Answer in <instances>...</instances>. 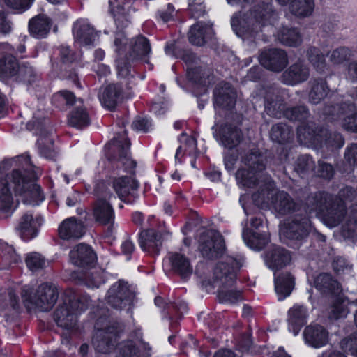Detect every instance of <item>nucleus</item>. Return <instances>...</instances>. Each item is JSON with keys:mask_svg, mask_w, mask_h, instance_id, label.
Segmentation results:
<instances>
[{"mask_svg": "<svg viewBox=\"0 0 357 357\" xmlns=\"http://www.w3.org/2000/svg\"><path fill=\"white\" fill-rule=\"evenodd\" d=\"M21 296L28 310L38 309L42 312L50 311L58 300L59 291L53 284L43 283L38 286L34 293L28 287H24Z\"/></svg>", "mask_w": 357, "mask_h": 357, "instance_id": "obj_8", "label": "nucleus"}, {"mask_svg": "<svg viewBox=\"0 0 357 357\" xmlns=\"http://www.w3.org/2000/svg\"><path fill=\"white\" fill-rule=\"evenodd\" d=\"M118 349L119 357H139V350L132 341L121 343Z\"/></svg>", "mask_w": 357, "mask_h": 357, "instance_id": "obj_55", "label": "nucleus"}, {"mask_svg": "<svg viewBox=\"0 0 357 357\" xmlns=\"http://www.w3.org/2000/svg\"><path fill=\"white\" fill-rule=\"evenodd\" d=\"M26 264L31 271H36L45 267L46 261L40 253L31 252L27 255Z\"/></svg>", "mask_w": 357, "mask_h": 357, "instance_id": "obj_54", "label": "nucleus"}, {"mask_svg": "<svg viewBox=\"0 0 357 357\" xmlns=\"http://www.w3.org/2000/svg\"><path fill=\"white\" fill-rule=\"evenodd\" d=\"M344 159L350 166L357 167V143H353L347 146Z\"/></svg>", "mask_w": 357, "mask_h": 357, "instance_id": "obj_62", "label": "nucleus"}, {"mask_svg": "<svg viewBox=\"0 0 357 357\" xmlns=\"http://www.w3.org/2000/svg\"><path fill=\"white\" fill-rule=\"evenodd\" d=\"M52 20L44 14H39L29 20V31L30 34L36 38H45L52 27Z\"/></svg>", "mask_w": 357, "mask_h": 357, "instance_id": "obj_37", "label": "nucleus"}, {"mask_svg": "<svg viewBox=\"0 0 357 357\" xmlns=\"http://www.w3.org/2000/svg\"><path fill=\"white\" fill-rule=\"evenodd\" d=\"M240 267L241 264L237 260L227 257L219 261L213 270V284H217L219 287L233 286Z\"/></svg>", "mask_w": 357, "mask_h": 357, "instance_id": "obj_14", "label": "nucleus"}, {"mask_svg": "<svg viewBox=\"0 0 357 357\" xmlns=\"http://www.w3.org/2000/svg\"><path fill=\"white\" fill-rule=\"evenodd\" d=\"M24 162L26 169L15 168L10 172L0 174V218H6L14 211L13 193L23 195L29 193L31 196L40 195V188L31 178L27 172L29 167H31L30 158L28 156H20L17 158L5 160L1 168L6 169L8 166L20 165Z\"/></svg>", "mask_w": 357, "mask_h": 357, "instance_id": "obj_1", "label": "nucleus"}, {"mask_svg": "<svg viewBox=\"0 0 357 357\" xmlns=\"http://www.w3.org/2000/svg\"><path fill=\"white\" fill-rule=\"evenodd\" d=\"M328 56L331 63L341 65L354 56V52L349 47L339 46L330 51Z\"/></svg>", "mask_w": 357, "mask_h": 357, "instance_id": "obj_48", "label": "nucleus"}, {"mask_svg": "<svg viewBox=\"0 0 357 357\" xmlns=\"http://www.w3.org/2000/svg\"><path fill=\"white\" fill-rule=\"evenodd\" d=\"M303 337L307 344L314 348H319L327 344L328 332L321 325H309L303 331Z\"/></svg>", "mask_w": 357, "mask_h": 357, "instance_id": "obj_31", "label": "nucleus"}, {"mask_svg": "<svg viewBox=\"0 0 357 357\" xmlns=\"http://www.w3.org/2000/svg\"><path fill=\"white\" fill-rule=\"evenodd\" d=\"M307 56L310 63L319 72H324L327 64L324 54L320 49L315 47H310L307 50Z\"/></svg>", "mask_w": 357, "mask_h": 357, "instance_id": "obj_51", "label": "nucleus"}, {"mask_svg": "<svg viewBox=\"0 0 357 357\" xmlns=\"http://www.w3.org/2000/svg\"><path fill=\"white\" fill-rule=\"evenodd\" d=\"M26 128L29 130H36V135H40V137L38 140L39 152L41 155L48 159H54L56 153L53 149V140L45 136H43L45 131V123L39 116H33V120L28 121Z\"/></svg>", "mask_w": 357, "mask_h": 357, "instance_id": "obj_22", "label": "nucleus"}, {"mask_svg": "<svg viewBox=\"0 0 357 357\" xmlns=\"http://www.w3.org/2000/svg\"><path fill=\"white\" fill-rule=\"evenodd\" d=\"M122 93L120 85L111 84L102 88L99 93V99L103 107L113 109L117 105Z\"/></svg>", "mask_w": 357, "mask_h": 357, "instance_id": "obj_38", "label": "nucleus"}, {"mask_svg": "<svg viewBox=\"0 0 357 357\" xmlns=\"http://www.w3.org/2000/svg\"><path fill=\"white\" fill-rule=\"evenodd\" d=\"M118 337L119 330L114 326L100 329L97 328L93 337L92 344L97 351L107 354L114 349Z\"/></svg>", "mask_w": 357, "mask_h": 357, "instance_id": "obj_18", "label": "nucleus"}, {"mask_svg": "<svg viewBox=\"0 0 357 357\" xmlns=\"http://www.w3.org/2000/svg\"><path fill=\"white\" fill-rule=\"evenodd\" d=\"M112 188L121 201L132 203L136 197L138 183L132 176H121L113 179Z\"/></svg>", "mask_w": 357, "mask_h": 357, "instance_id": "obj_23", "label": "nucleus"}, {"mask_svg": "<svg viewBox=\"0 0 357 357\" xmlns=\"http://www.w3.org/2000/svg\"><path fill=\"white\" fill-rule=\"evenodd\" d=\"M59 236L63 240H77L86 233L84 222L75 217H70L61 222L58 228Z\"/></svg>", "mask_w": 357, "mask_h": 357, "instance_id": "obj_27", "label": "nucleus"}, {"mask_svg": "<svg viewBox=\"0 0 357 357\" xmlns=\"http://www.w3.org/2000/svg\"><path fill=\"white\" fill-rule=\"evenodd\" d=\"M139 244L144 251L152 255H158L162 245L161 236L152 229L142 231L139 236Z\"/></svg>", "mask_w": 357, "mask_h": 357, "instance_id": "obj_36", "label": "nucleus"}, {"mask_svg": "<svg viewBox=\"0 0 357 357\" xmlns=\"http://www.w3.org/2000/svg\"><path fill=\"white\" fill-rule=\"evenodd\" d=\"M259 61L268 70L273 72H281L289 63L287 52L278 48L265 50L259 56Z\"/></svg>", "mask_w": 357, "mask_h": 357, "instance_id": "obj_21", "label": "nucleus"}, {"mask_svg": "<svg viewBox=\"0 0 357 357\" xmlns=\"http://www.w3.org/2000/svg\"><path fill=\"white\" fill-rule=\"evenodd\" d=\"M274 282L279 299H283L291 293L295 284V278L291 273L285 271L275 274Z\"/></svg>", "mask_w": 357, "mask_h": 357, "instance_id": "obj_41", "label": "nucleus"}, {"mask_svg": "<svg viewBox=\"0 0 357 357\" xmlns=\"http://www.w3.org/2000/svg\"><path fill=\"white\" fill-rule=\"evenodd\" d=\"M286 119L292 121H298L301 124L298 127L297 130L301 126L305 127L307 129H314L313 123L309 121L311 114L305 105H298L292 107L287 108L284 111V116Z\"/></svg>", "mask_w": 357, "mask_h": 357, "instance_id": "obj_39", "label": "nucleus"}, {"mask_svg": "<svg viewBox=\"0 0 357 357\" xmlns=\"http://www.w3.org/2000/svg\"><path fill=\"white\" fill-rule=\"evenodd\" d=\"M199 249L204 257L213 259L221 256L225 250L222 236L215 231L203 233L199 240Z\"/></svg>", "mask_w": 357, "mask_h": 357, "instance_id": "obj_15", "label": "nucleus"}, {"mask_svg": "<svg viewBox=\"0 0 357 357\" xmlns=\"http://www.w3.org/2000/svg\"><path fill=\"white\" fill-rule=\"evenodd\" d=\"M264 107L266 113L273 117L280 118L284 116L286 110L284 91L276 87H269L264 96Z\"/></svg>", "mask_w": 357, "mask_h": 357, "instance_id": "obj_20", "label": "nucleus"}, {"mask_svg": "<svg viewBox=\"0 0 357 357\" xmlns=\"http://www.w3.org/2000/svg\"><path fill=\"white\" fill-rule=\"evenodd\" d=\"M91 120L86 110L83 107H77L69 115L68 123L73 127L82 128L90 124Z\"/></svg>", "mask_w": 357, "mask_h": 357, "instance_id": "obj_49", "label": "nucleus"}, {"mask_svg": "<svg viewBox=\"0 0 357 357\" xmlns=\"http://www.w3.org/2000/svg\"><path fill=\"white\" fill-rule=\"evenodd\" d=\"M242 236L246 245L253 250H261L269 241L267 234H259L248 228L243 229Z\"/></svg>", "mask_w": 357, "mask_h": 357, "instance_id": "obj_44", "label": "nucleus"}, {"mask_svg": "<svg viewBox=\"0 0 357 357\" xmlns=\"http://www.w3.org/2000/svg\"><path fill=\"white\" fill-rule=\"evenodd\" d=\"M278 20V13L269 0L257 3L247 13L235 14L231 19V26L237 36L255 38L265 29L274 25Z\"/></svg>", "mask_w": 357, "mask_h": 357, "instance_id": "obj_2", "label": "nucleus"}, {"mask_svg": "<svg viewBox=\"0 0 357 357\" xmlns=\"http://www.w3.org/2000/svg\"><path fill=\"white\" fill-rule=\"evenodd\" d=\"M345 77L352 83H357V59L350 61L345 68Z\"/></svg>", "mask_w": 357, "mask_h": 357, "instance_id": "obj_64", "label": "nucleus"}, {"mask_svg": "<svg viewBox=\"0 0 357 357\" xmlns=\"http://www.w3.org/2000/svg\"><path fill=\"white\" fill-rule=\"evenodd\" d=\"M212 129L215 130L214 137L228 149L236 147L243 139L241 129L231 123H225L220 126L215 124Z\"/></svg>", "mask_w": 357, "mask_h": 357, "instance_id": "obj_17", "label": "nucleus"}, {"mask_svg": "<svg viewBox=\"0 0 357 357\" xmlns=\"http://www.w3.org/2000/svg\"><path fill=\"white\" fill-rule=\"evenodd\" d=\"M70 258L71 262L77 266L90 267L94 264L96 257L90 246L79 243L70 251Z\"/></svg>", "mask_w": 357, "mask_h": 357, "instance_id": "obj_30", "label": "nucleus"}, {"mask_svg": "<svg viewBox=\"0 0 357 357\" xmlns=\"http://www.w3.org/2000/svg\"><path fill=\"white\" fill-rule=\"evenodd\" d=\"M314 163L312 158L307 155H301L298 158L296 165V169L298 172L303 173L313 169Z\"/></svg>", "mask_w": 357, "mask_h": 357, "instance_id": "obj_60", "label": "nucleus"}, {"mask_svg": "<svg viewBox=\"0 0 357 357\" xmlns=\"http://www.w3.org/2000/svg\"><path fill=\"white\" fill-rule=\"evenodd\" d=\"M168 260L172 270L179 274L181 278H187L192 275L193 272L192 266L189 259L184 255L178 252H171L169 254Z\"/></svg>", "mask_w": 357, "mask_h": 357, "instance_id": "obj_40", "label": "nucleus"}, {"mask_svg": "<svg viewBox=\"0 0 357 357\" xmlns=\"http://www.w3.org/2000/svg\"><path fill=\"white\" fill-rule=\"evenodd\" d=\"M333 94L337 93L330 90L326 80L317 79L310 82V90L309 92V101L310 103L317 105L320 103L326 98H329L322 109L323 115L324 109L327 105H333L337 107V103L333 101L331 97Z\"/></svg>", "mask_w": 357, "mask_h": 357, "instance_id": "obj_25", "label": "nucleus"}, {"mask_svg": "<svg viewBox=\"0 0 357 357\" xmlns=\"http://www.w3.org/2000/svg\"><path fill=\"white\" fill-rule=\"evenodd\" d=\"M275 183L271 177H266L261 188L253 193L252 198L261 208L268 206L278 217H283L299 211V206L292 197L285 191L273 192Z\"/></svg>", "mask_w": 357, "mask_h": 357, "instance_id": "obj_4", "label": "nucleus"}, {"mask_svg": "<svg viewBox=\"0 0 357 357\" xmlns=\"http://www.w3.org/2000/svg\"><path fill=\"white\" fill-rule=\"evenodd\" d=\"M41 225L42 219L40 217L26 212L20 218L16 229L22 239L31 240L38 235Z\"/></svg>", "mask_w": 357, "mask_h": 357, "instance_id": "obj_24", "label": "nucleus"}, {"mask_svg": "<svg viewBox=\"0 0 357 357\" xmlns=\"http://www.w3.org/2000/svg\"><path fill=\"white\" fill-rule=\"evenodd\" d=\"M332 98L337 103V107L327 105L324 109V116L330 121H338L345 130L357 133V111L356 105L344 100L339 94H333Z\"/></svg>", "mask_w": 357, "mask_h": 357, "instance_id": "obj_7", "label": "nucleus"}, {"mask_svg": "<svg viewBox=\"0 0 357 357\" xmlns=\"http://www.w3.org/2000/svg\"><path fill=\"white\" fill-rule=\"evenodd\" d=\"M215 106L230 109L233 108L236 101V91L229 83H219L214 91Z\"/></svg>", "mask_w": 357, "mask_h": 357, "instance_id": "obj_28", "label": "nucleus"}, {"mask_svg": "<svg viewBox=\"0 0 357 357\" xmlns=\"http://www.w3.org/2000/svg\"><path fill=\"white\" fill-rule=\"evenodd\" d=\"M291 260L290 252L280 246H272L264 254L266 266L273 270L282 268L289 264Z\"/></svg>", "mask_w": 357, "mask_h": 357, "instance_id": "obj_29", "label": "nucleus"}, {"mask_svg": "<svg viewBox=\"0 0 357 357\" xmlns=\"http://www.w3.org/2000/svg\"><path fill=\"white\" fill-rule=\"evenodd\" d=\"M91 301L88 296H78L73 293H66L53 314L57 326L67 333L75 332L77 330V316L87 309Z\"/></svg>", "mask_w": 357, "mask_h": 357, "instance_id": "obj_5", "label": "nucleus"}, {"mask_svg": "<svg viewBox=\"0 0 357 357\" xmlns=\"http://www.w3.org/2000/svg\"><path fill=\"white\" fill-rule=\"evenodd\" d=\"M189 10L193 17L198 18L205 13L202 0H189Z\"/></svg>", "mask_w": 357, "mask_h": 357, "instance_id": "obj_63", "label": "nucleus"}, {"mask_svg": "<svg viewBox=\"0 0 357 357\" xmlns=\"http://www.w3.org/2000/svg\"><path fill=\"white\" fill-rule=\"evenodd\" d=\"M271 138L279 144L287 142L293 136L291 128L284 123L273 125L271 130Z\"/></svg>", "mask_w": 357, "mask_h": 357, "instance_id": "obj_47", "label": "nucleus"}, {"mask_svg": "<svg viewBox=\"0 0 357 357\" xmlns=\"http://www.w3.org/2000/svg\"><path fill=\"white\" fill-rule=\"evenodd\" d=\"M20 301L15 291L12 288L0 293V312L7 315L12 312H18Z\"/></svg>", "mask_w": 357, "mask_h": 357, "instance_id": "obj_43", "label": "nucleus"}, {"mask_svg": "<svg viewBox=\"0 0 357 357\" xmlns=\"http://www.w3.org/2000/svg\"><path fill=\"white\" fill-rule=\"evenodd\" d=\"M232 286L219 287L218 298L220 302L235 303L241 299V292L234 289H229Z\"/></svg>", "mask_w": 357, "mask_h": 357, "instance_id": "obj_53", "label": "nucleus"}, {"mask_svg": "<svg viewBox=\"0 0 357 357\" xmlns=\"http://www.w3.org/2000/svg\"><path fill=\"white\" fill-rule=\"evenodd\" d=\"M312 229L311 222L307 212L296 213L283 229V234L291 240H303Z\"/></svg>", "mask_w": 357, "mask_h": 357, "instance_id": "obj_16", "label": "nucleus"}, {"mask_svg": "<svg viewBox=\"0 0 357 357\" xmlns=\"http://www.w3.org/2000/svg\"><path fill=\"white\" fill-rule=\"evenodd\" d=\"M130 146V140L127 138L126 132L115 137L110 144V149L112 151L118 152V154L113 155L111 160L117 162V166L121 165L124 171L130 174H135L136 162H135L129 155V149Z\"/></svg>", "mask_w": 357, "mask_h": 357, "instance_id": "obj_13", "label": "nucleus"}, {"mask_svg": "<svg viewBox=\"0 0 357 357\" xmlns=\"http://www.w3.org/2000/svg\"><path fill=\"white\" fill-rule=\"evenodd\" d=\"M298 137L300 140H305L315 144L331 148V149H340L344 144L342 135L339 132H329L326 128L314 127L310 129L301 126L298 130Z\"/></svg>", "mask_w": 357, "mask_h": 357, "instance_id": "obj_10", "label": "nucleus"}, {"mask_svg": "<svg viewBox=\"0 0 357 357\" xmlns=\"http://www.w3.org/2000/svg\"><path fill=\"white\" fill-rule=\"evenodd\" d=\"M155 303L157 306L160 307H164L167 310V312L166 317L169 319H172V315L171 313L173 311L176 310H186L187 306L185 303H180L179 306L174 303H165L164 300L161 297H156L155 298Z\"/></svg>", "mask_w": 357, "mask_h": 357, "instance_id": "obj_58", "label": "nucleus"}, {"mask_svg": "<svg viewBox=\"0 0 357 357\" xmlns=\"http://www.w3.org/2000/svg\"><path fill=\"white\" fill-rule=\"evenodd\" d=\"M98 199L94 204L93 215L95 220L100 225H109V229L114 225V211L110 204L112 199H116L110 191L105 188L104 183L98 184L96 188Z\"/></svg>", "mask_w": 357, "mask_h": 357, "instance_id": "obj_11", "label": "nucleus"}, {"mask_svg": "<svg viewBox=\"0 0 357 357\" xmlns=\"http://www.w3.org/2000/svg\"><path fill=\"white\" fill-rule=\"evenodd\" d=\"M114 44L116 47L115 52L119 54V57H121V54L126 50L128 44V39L123 31L116 33Z\"/></svg>", "mask_w": 357, "mask_h": 357, "instance_id": "obj_61", "label": "nucleus"}, {"mask_svg": "<svg viewBox=\"0 0 357 357\" xmlns=\"http://www.w3.org/2000/svg\"><path fill=\"white\" fill-rule=\"evenodd\" d=\"M188 77L195 83L203 86H207L211 84L213 77L209 70H204L201 68H188Z\"/></svg>", "mask_w": 357, "mask_h": 357, "instance_id": "obj_50", "label": "nucleus"}, {"mask_svg": "<svg viewBox=\"0 0 357 357\" xmlns=\"http://www.w3.org/2000/svg\"><path fill=\"white\" fill-rule=\"evenodd\" d=\"M315 287L323 294L335 295L340 292L338 282L331 274L322 273L318 275L314 281Z\"/></svg>", "mask_w": 357, "mask_h": 357, "instance_id": "obj_42", "label": "nucleus"}, {"mask_svg": "<svg viewBox=\"0 0 357 357\" xmlns=\"http://www.w3.org/2000/svg\"><path fill=\"white\" fill-rule=\"evenodd\" d=\"M339 197H333L325 192H317L309 195L306 206L309 211L322 213L331 227L339 225L346 214V202L353 201L357 195L351 187H345L339 191Z\"/></svg>", "mask_w": 357, "mask_h": 357, "instance_id": "obj_3", "label": "nucleus"}, {"mask_svg": "<svg viewBox=\"0 0 357 357\" xmlns=\"http://www.w3.org/2000/svg\"><path fill=\"white\" fill-rule=\"evenodd\" d=\"M349 301L342 296L334 299L328 310V317L331 320H337L344 318L349 313Z\"/></svg>", "mask_w": 357, "mask_h": 357, "instance_id": "obj_46", "label": "nucleus"}, {"mask_svg": "<svg viewBox=\"0 0 357 357\" xmlns=\"http://www.w3.org/2000/svg\"><path fill=\"white\" fill-rule=\"evenodd\" d=\"M134 297V293L130 289L128 283L119 280L113 284L107 291L106 301L113 309L129 310Z\"/></svg>", "mask_w": 357, "mask_h": 357, "instance_id": "obj_12", "label": "nucleus"}, {"mask_svg": "<svg viewBox=\"0 0 357 357\" xmlns=\"http://www.w3.org/2000/svg\"><path fill=\"white\" fill-rule=\"evenodd\" d=\"M308 317L307 307L296 304L288 311V327L290 331L296 335L301 328L306 324Z\"/></svg>", "mask_w": 357, "mask_h": 357, "instance_id": "obj_34", "label": "nucleus"}, {"mask_svg": "<svg viewBox=\"0 0 357 357\" xmlns=\"http://www.w3.org/2000/svg\"><path fill=\"white\" fill-rule=\"evenodd\" d=\"M151 52L149 40L143 36L132 39L129 44V50L123 57L116 59V67L120 76L126 77L130 74L132 63L136 61H148Z\"/></svg>", "mask_w": 357, "mask_h": 357, "instance_id": "obj_9", "label": "nucleus"}, {"mask_svg": "<svg viewBox=\"0 0 357 357\" xmlns=\"http://www.w3.org/2000/svg\"><path fill=\"white\" fill-rule=\"evenodd\" d=\"M212 25L199 22L192 25L188 31V40L194 45L202 46L213 36Z\"/></svg>", "mask_w": 357, "mask_h": 357, "instance_id": "obj_33", "label": "nucleus"}, {"mask_svg": "<svg viewBox=\"0 0 357 357\" xmlns=\"http://www.w3.org/2000/svg\"><path fill=\"white\" fill-rule=\"evenodd\" d=\"M281 6H289L290 13L300 18L307 17L314 12V0H275Z\"/></svg>", "mask_w": 357, "mask_h": 357, "instance_id": "obj_32", "label": "nucleus"}, {"mask_svg": "<svg viewBox=\"0 0 357 357\" xmlns=\"http://www.w3.org/2000/svg\"><path fill=\"white\" fill-rule=\"evenodd\" d=\"M35 0H4L5 4L10 8L22 13L28 10Z\"/></svg>", "mask_w": 357, "mask_h": 357, "instance_id": "obj_59", "label": "nucleus"}, {"mask_svg": "<svg viewBox=\"0 0 357 357\" xmlns=\"http://www.w3.org/2000/svg\"><path fill=\"white\" fill-rule=\"evenodd\" d=\"M84 280L89 287H98L104 282L103 277L100 271L93 270L87 272L84 275Z\"/></svg>", "mask_w": 357, "mask_h": 357, "instance_id": "obj_56", "label": "nucleus"}, {"mask_svg": "<svg viewBox=\"0 0 357 357\" xmlns=\"http://www.w3.org/2000/svg\"><path fill=\"white\" fill-rule=\"evenodd\" d=\"M242 162L248 168L239 169L236 173L237 181L244 187L253 188L259 186L260 189L264 179L259 180V173L265 170L267 165V158L259 149L250 150L242 157Z\"/></svg>", "mask_w": 357, "mask_h": 357, "instance_id": "obj_6", "label": "nucleus"}, {"mask_svg": "<svg viewBox=\"0 0 357 357\" xmlns=\"http://www.w3.org/2000/svg\"><path fill=\"white\" fill-rule=\"evenodd\" d=\"M277 38L282 44L290 47H297L302 43L301 35L296 28L282 27L277 33Z\"/></svg>", "mask_w": 357, "mask_h": 357, "instance_id": "obj_45", "label": "nucleus"}, {"mask_svg": "<svg viewBox=\"0 0 357 357\" xmlns=\"http://www.w3.org/2000/svg\"><path fill=\"white\" fill-rule=\"evenodd\" d=\"M13 53L14 49L10 44L0 43V77L2 79L14 78L21 65Z\"/></svg>", "mask_w": 357, "mask_h": 357, "instance_id": "obj_19", "label": "nucleus"}, {"mask_svg": "<svg viewBox=\"0 0 357 357\" xmlns=\"http://www.w3.org/2000/svg\"><path fill=\"white\" fill-rule=\"evenodd\" d=\"M73 34L76 42L84 45H93L98 33L88 22L78 20L73 26Z\"/></svg>", "mask_w": 357, "mask_h": 357, "instance_id": "obj_35", "label": "nucleus"}, {"mask_svg": "<svg viewBox=\"0 0 357 357\" xmlns=\"http://www.w3.org/2000/svg\"><path fill=\"white\" fill-rule=\"evenodd\" d=\"M309 77V68L303 61L298 60L282 73L280 79L282 83L294 86L305 82Z\"/></svg>", "mask_w": 357, "mask_h": 357, "instance_id": "obj_26", "label": "nucleus"}, {"mask_svg": "<svg viewBox=\"0 0 357 357\" xmlns=\"http://www.w3.org/2000/svg\"><path fill=\"white\" fill-rule=\"evenodd\" d=\"M14 78L18 82L31 84L37 79V75L32 66L27 63H22Z\"/></svg>", "mask_w": 357, "mask_h": 357, "instance_id": "obj_52", "label": "nucleus"}, {"mask_svg": "<svg viewBox=\"0 0 357 357\" xmlns=\"http://www.w3.org/2000/svg\"><path fill=\"white\" fill-rule=\"evenodd\" d=\"M340 347L345 352H350L354 357H357V334L342 340Z\"/></svg>", "mask_w": 357, "mask_h": 357, "instance_id": "obj_57", "label": "nucleus"}]
</instances>
